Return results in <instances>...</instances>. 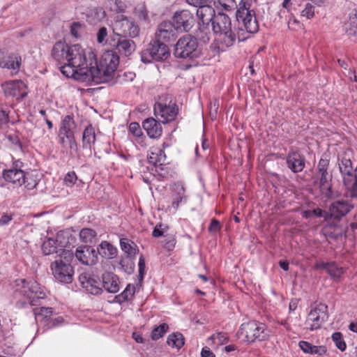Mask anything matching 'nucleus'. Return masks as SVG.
<instances>
[{
	"mask_svg": "<svg viewBox=\"0 0 357 357\" xmlns=\"http://www.w3.org/2000/svg\"><path fill=\"white\" fill-rule=\"evenodd\" d=\"M332 340L335 342L336 347L342 351L346 349L347 345L342 339L341 333L336 332L332 335Z\"/></svg>",
	"mask_w": 357,
	"mask_h": 357,
	"instance_id": "51",
	"label": "nucleus"
},
{
	"mask_svg": "<svg viewBox=\"0 0 357 357\" xmlns=\"http://www.w3.org/2000/svg\"><path fill=\"white\" fill-rule=\"evenodd\" d=\"M101 288L107 292L115 294L119 291L120 282L118 276L111 271H106L102 275Z\"/></svg>",
	"mask_w": 357,
	"mask_h": 357,
	"instance_id": "25",
	"label": "nucleus"
},
{
	"mask_svg": "<svg viewBox=\"0 0 357 357\" xmlns=\"http://www.w3.org/2000/svg\"><path fill=\"white\" fill-rule=\"evenodd\" d=\"M346 31L349 35L357 36V14H351L346 24Z\"/></svg>",
	"mask_w": 357,
	"mask_h": 357,
	"instance_id": "45",
	"label": "nucleus"
},
{
	"mask_svg": "<svg viewBox=\"0 0 357 357\" xmlns=\"http://www.w3.org/2000/svg\"><path fill=\"white\" fill-rule=\"evenodd\" d=\"M214 5L218 9L222 8L225 11L234 10L237 8L235 0H215Z\"/></svg>",
	"mask_w": 357,
	"mask_h": 357,
	"instance_id": "44",
	"label": "nucleus"
},
{
	"mask_svg": "<svg viewBox=\"0 0 357 357\" xmlns=\"http://www.w3.org/2000/svg\"><path fill=\"white\" fill-rule=\"evenodd\" d=\"M169 326L167 324H162L158 327L155 328L151 333V338L153 340H158L167 331Z\"/></svg>",
	"mask_w": 357,
	"mask_h": 357,
	"instance_id": "49",
	"label": "nucleus"
},
{
	"mask_svg": "<svg viewBox=\"0 0 357 357\" xmlns=\"http://www.w3.org/2000/svg\"><path fill=\"white\" fill-rule=\"evenodd\" d=\"M129 130L136 137L142 135V132L140 126L137 122H132L129 126Z\"/></svg>",
	"mask_w": 357,
	"mask_h": 357,
	"instance_id": "56",
	"label": "nucleus"
},
{
	"mask_svg": "<svg viewBox=\"0 0 357 357\" xmlns=\"http://www.w3.org/2000/svg\"><path fill=\"white\" fill-rule=\"evenodd\" d=\"M0 67L17 71L20 68V62L18 61L17 57H4L3 56L0 61Z\"/></svg>",
	"mask_w": 357,
	"mask_h": 357,
	"instance_id": "41",
	"label": "nucleus"
},
{
	"mask_svg": "<svg viewBox=\"0 0 357 357\" xmlns=\"http://www.w3.org/2000/svg\"><path fill=\"white\" fill-rule=\"evenodd\" d=\"M343 185L345 188L344 196L351 201L357 199V167L354 169V176L344 177Z\"/></svg>",
	"mask_w": 357,
	"mask_h": 357,
	"instance_id": "26",
	"label": "nucleus"
},
{
	"mask_svg": "<svg viewBox=\"0 0 357 357\" xmlns=\"http://www.w3.org/2000/svg\"><path fill=\"white\" fill-rule=\"evenodd\" d=\"M312 213H313V215L319 218H324L326 220L330 218L329 211H324L319 208L312 210Z\"/></svg>",
	"mask_w": 357,
	"mask_h": 357,
	"instance_id": "57",
	"label": "nucleus"
},
{
	"mask_svg": "<svg viewBox=\"0 0 357 357\" xmlns=\"http://www.w3.org/2000/svg\"><path fill=\"white\" fill-rule=\"evenodd\" d=\"M142 127L151 138H159L162 134V128L160 123L154 118L151 117L145 119L142 122Z\"/></svg>",
	"mask_w": 357,
	"mask_h": 357,
	"instance_id": "27",
	"label": "nucleus"
},
{
	"mask_svg": "<svg viewBox=\"0 0 357 357\" xmlns=\"http://www.w3.org/2000/svg\"><path fill=\"white\" fill-rule=\"evenodd\" d=\"M163 247L169 250H173L176 244V236L174 234H167L164 235V240L162 241Z\"/></svg>",
	"mask_w": 357,
	"mask_h": 357,
	"instance_id": "47",
	"label": "nucleus"
},
{
	"mask_svg": "<svg viewBox=\"0 0 357 357\" xmlns=\"http://www.w3.org/2000/svg\"><path fill=\"white\" fill-rule=\"evenodd\" d=\"M79 281L82 288L91 294L98 295L102 292L99 277L90 271L80 273Z\"/></svg>",
	"mask_w": 357,
	"mask_h": 357,
	"instance_id": "15",
	"label": "nucleus"
},
{
	"mask_svg": "<svg viewBox=\"0 0 357 357\" xmlns=\"http://www.w3.org/2000/svg\"><path fill=\"white\" fill-rule=\"evenodd\" d=\"M197 15L202 24H199L200 33L204 32V29L212 22L215 16H216L215 9L210 5H204L197 9Z\"/></svg>",
	"mask_w": 357,
	"mask_h": 357,
	"instance_id": "24",
	"label": "nucleus"
},
{
	"mask_svg": "<svg viewBox=\"0 0 357 357\" xmlns=\"http://www.w3.org/2000/svg\"><path fill=\"white\" fill-rule=\"evenodd\" d=\"M15 283L16 293L26 296L31 305H34L33 302L36 298H43L45 296V293L35 280L27 282L25 279H19Z\"/></svg>",
	"mask_w": 357,
	"mask_h": 357,
	"instance_id": "10",
	"label": "nucleus"
},
{
	"mask_svg": "<svg viewBox=\"0 0 357 357\" xmlns=\"http://www.w3.org/2000/svg\"><path fill=\"white\" fill-rule=\"evenodd\" d=\"M23 184L27 190H33L38 183V180L36 176L24 172V178L22 179Z\"/></svg>",
	"mask_w": 357,
	"mask_h": 357,
	"instance_id": "46",
	"label": "nucleus"
},
{
	"mask_svg": "<svg viewBox=\"0 0 357 357\" xmlns=\"http://www.w3.org/2000/svg\"><path fill=\"white\" fill-rule=\"evenodd\" d=\"M171 22L179 32H188L195 24L193 13L188 10H181L174 13Z\"/></svg>",
	"mask_w": 357,
	"mask_h": 357,
	"instance_id": "14",
	"label": "nucleus"
},
{
	"mask_svg": "<svg viewBox=\"0 0 357 357\" xmlns=\"http://www.w3.org/2000/svg\"><path fill=\"white\" fill-rule=\"evenodd\" d=\"M340 172L341 173L342 180L344 177L354 176L352 162L349 158L343 157L339 162Z\"/></svg>",
	"mask_w": 357,
	"mask_h": 357,
	"instance_id": "37",
	"label": "nucleus"
},
{
	"mask_svg": "<svg viewBox=\"0 0 357 357\" xmlns=\"http://www.w3.org/2000/svg\"><path fill=\"white\" fill-rule=\"evenodd\" d=\"M153 111L156 118L165 124L175 120L178 108L171 96L164 94L160 96L154 104Z\"/></svg>",
	"mask_w": 357,
	"mask_h": 357,
	"instance_id": "5",
	"label": "nucleus"
},
{
	"mask_svg": "<svg viewBox=\"0 0 357 357\" xmlns=\"http://www.w3.org/2000/svg\"><path fill=\"white\" fill-rule=\"evenodd\" d=\"M136 77L134 72L125 71L118 75L119 81L120 82H132Z\"/></svg>",
	"mask_w": 357,
	"mask_h": 357,
	"instance_id": "55",
	"label": "nucleus"
},
{
	"mask_svg": "<svg viewBox=\"0 0 357 357\" xmlns=\"http://www.w3.org/2000/svg\"><path fill=\"white\" fill-rule=\"evenodd\" d=\"M252 5V0H241L238 7L236 8V13L237 21L239 24H242L243 29L249 33H257L259 30L258 22Z\"/></svg>",
	"mask_w": 357,
	"mask_h": 357,
	"instance_id": "4",
	"label": "nucleus"
},
{
	"mask_svg": "<svg viewBox=\"0 0 357 357\" xmlns=\"http://www.w3.org/2000/svg\"><path fill=\"white\" fill-rule=\"evenodd\" d=\"M301 16L307 20L312 19L314 16V6L311 3H307L301 11Z\"/></svg>",
	"mask_w": 357,
	"mask_h": 357,
	"instance_id": "53",
	"label": "nucleus"
},
{
	"mask_svg": "<svg viewBox=\"0 0 357 357\" xmlns=\"http://www.w3.org/2000/svg\"><path fill=\"white\" fill-rule=\"evenodd\" d=\"M135 294V286L128 284L124 291L119 295L120 301H125L131 298Z\"/></svg>",
	"mask_w": 357,
	"mask_h": 357,
	"instance_id": "52",
	"label": "nucleus"
},
{
	"mask_svg": "<svg viewBox=\"0 0 357 357\" xmlns=\"http://www.w3.org/2000/svg\"><path fill=\"white\" fill-rule=\"evenodd\" d=\"M9 112L7 105L0 104V128H3L8 123Z\"/></svg>",
	"mask_w": 357,
	"mask_h": 357,
	"instance_id": "48",
	"label": "nucleus"
},
{
	"mask_svg": "<svg viewBox=\"0 0 357 357\" xmlns=\"http://www.w3.org/2000/svg\"><path fill=\"white\" fill-rule=\"evenodd\" d=\"M74 50V52L72 50L69 60L58 64L63 75L80 82H93L95 84L109 82L113 79L119 63L117 54L112 51H107L102 55L98 63L95 54L90 52V63L88 65L85 52L79 53L76 48Z\"/></svg>",
	"mask_w": 357,
	"mask_h": 357,
	"instance_id": "1",
	"label": "nucleus"
},
{
	"mask_svg": "<svg viewBox=\"0 0 357 357\" xmlns=\"http://www.w3.org/2000/svg\"><path fill=\"white\" fill-rule=\"evenodd\" d=\"M286 162L287 167L294 173L301 172L305 167V156L296 151L289 152Z\"/></svg>",
	"mask_w": 357,
	"mask_h": 357,
	"instance_id": "22",
	"label": "nucleus"
},
{
	"mask_svg": "<svg viewBox=\"0 0 357 357\" xmlns=\"http://www.w3.org/2000/svg\"><path fill=\"white\" fill-rule=\"evenodd\" d=\"M106 16L105 11L101 7H93L89 9L86 17L87 21L92 24H95L102 20H103Z\"/></svg>",
	"mask_w": 357,
	"mask_h": 357,
	"instance_id": "34",
	"label": "nucleus"
},
{
	"mask_svg": "<svg viewBox=\"0 0 357 357\" xmlns=\"http://www.w3.org/2000/svg\"><path fill=\"white\" fill-rule=\"evenodd\" d=\"M35 319L37 323H47V325L51 326H56L63 321L62 317H58L54 319L50 318L53 314V310L52 307H42L38 309H36L34 311Z\"/></svg>",
	"mask_w": 357,
	"mask_h": 357,
	"instance_id": "21",
	"label": "nucleus"
},
{
	"mask_svg": "<svg viewBox=\"0 0 357 357\" xmlns=\"http://www.w3.org/2000/svg\"><path fill=\"white\" fill-rule=\"evenodd\" d=\"M327 309V305L323 303L312 307L305 322V328L311 331L320 328L328 318Z\"/></svg>",
	"mask_w": 357,
	"mask_h": 357,
	"instance_id": "11",
	"label": "nucleus"
},
{
	"mask_svg": "<svg viewBox=\"0 0 357 357\" xmlns=\"http://www.w3.org/2000/svg\"><path fill=\"white\" fill-rule=\"evenodd\" d=\"M354 204L350 199H339L332 202L328 207L330 218L340 220L347 215L353 208Z\"/></svg>",
	"mask_w": 357,
	"mask_h": 357,
	"instance_id": "16",
	"label": "nucleus"
},
{
	"mask_svg": "<svg viewBox=\"0 0 357 357\" xmlns=\"http://www.w3.org/2000/svg\"><path fill=\"white\" fill-rule=\"evenodd\" d=\"M74 48H76L79 53L84 52V49L79 45L69 46L66 42L59 41L54 45L51 54L57 64H62L66 63L67 59H70L72 50H75Z\"/></svg>",
	"mask_w": 357,
	"mask_h": 357,
	"instance_id": "13",
	"label": "nucleus"
},
{
	"mask_svg": "<svg viewBox=\"0 0 357 357\" xmlns=\"http://www.w3.org/2000/svg\"><path fill=\"white\" fill-rule=\"evenodd\" d=\"M96 235V231L90 228H83L79 231L80 240L84 243H93L95 242Z\"/></svg>",
	"mask_w": 357,
	"mask_h": 357,
	"instance_id": "42",
	"label": "nucleus"
},
{
	"mask_svg": "<svg viewBox=\"0 0 357 357\" xmlns=\"http://www.w3.org/2000/svg\"><path fill=\"white\" fill-rule=\"evenodd\" d=\"M177 31L171 21H162L158 26L155 38L165 44L174 42L177 38Z\"/></svg>",
	"mask_w": 357,
	"mask_h": 357,
	"instance_id": "17",
	"label": "nucleus"
},
{
	"mask_svg": "<svg viewBox=\"0 0 357 357\" xmlns=\"http://www.w3.org/2000/svg\"><path fill=\"white\" fill-rule=\"evenodd\" d=\"M134 13L139 20L146 22L149 20L148 10L144 5H139L135 8Z\"/></svg>",
	"mask_w": 357,
	"mask_h": 357,
	"instance_id": "50",
	"label": "nucleus"
},
{
	"mask_svg": "<svg viewBox=\"0 0 357 357\" xmlns=\"http://www.w3.org/2000/svg\"><path fill=\"white\" fill-rule=\"evenodd\" d=\"M75 257L83 265L92 266L98 261L96 250L87 245L79 247L75 252Z\"/></svg>",
	"mask_w": 357,
	"mask_h": 357,
	"instance_id": "20",
	"label": "nucleus"
},
{
	"mask_svg": "<svg viewBox=\"0 0 357 357\" xmlns=\"http://www.w3.org/2000/svg\"><path fill=\"white\" fill-rule=\"evenodd\" d=\"M77 125L73 115H66L61 119L58 131L59 144L63 148L68 145L70 149H77L75 137Z\"/></svg>",
	"mask_w": 357,
	"mask_h": 357,
	"instance_id": "6",
	"label": "nucleus"
},
{
	"mask_svg": "<svg viewBox=\"0 0 357 357\" xmlns=\"http://www.w3.org/2000/svg\"><path fill=\"white\" fill-rule=\"evenodd\" d=\"M301 349L305 354H309L312 344L307 341H300L298 343Z\"/></svg>",
	"mask_w": 357,
	"mask_h": 357,
	"instance_id": "64",
	"label": "nucleus"
},
{
	"mask_svg": "<svg viewBox=\"0 0 357 357\" xmlns=\"http://www.w3.org/2000/svg\"><path fill=\"white\" fill-rule=\"evenodd\" d=\"M54 240L56 241V244L61 248V250H63L62 248L73 246L76 241V238L70 231L61 230L56 234V238Z\"/></svg>",
	"mask_w": 357,
	"mask_h": 357,
	"instance_id": "30",
	"label": "nucleus"
},
{
	"mask_svg": "<svg viewBox=\"0 0 357 357\" xmlns=\"http://www.w3.org/2000/svg\"><path fill=\"white\" fill-rule=\"evenodd\" d=\"M170 56V52L168 46L154 39L151 40L147 47L141 52V61L144 63L155 61H162L166 60Z\"/></svg>",
	"mask_w": 357,
	"mask_h": 357,
	"instance_id": "9",
	"label": "nucleus"
},
{
	"mask_svg": "<svg viewBox=\"0 0 357 357\" xmlns=\"http://www.w3.org/2000/svg\"><path fill=\"white\" fill-rule=\"evenodd\" d=\"M326 273L328 274L333 279L337 280L342 274H343V269H324Z\"/></svg>",
	"mask_w": 357,
	"mask_h": 357,
	"instance_id": "60",
	"label": "nucleus"
},
{
	"mask_svg": "<svg viewBox=\"0 0 357 357\" xmlns=\"http://www.w3.org/2000/svg\"><path fill=\"white\" fill-rule=\"evenodd\" d=\"M148 161L155 166L162 165L165 161L163 151L158 148L153 149L149 155Z\"/></svg>",
	"mask_w": 357,
	"mask_h": 357,
	"instance_id": "38",
	"label": "nucleus"
},
{
	"mask_svg": "<svg viewBox=\"0 0 357 357\" xmlns=\"http://www.w3.org/2000/svg\"><path fill=\"white\" fill-rule=\"evenodd\" d=\"M162 227L163 225L162 224L156 225L152 232V235L153 237L158 238L162 236H164L165 228H163Z\"/></svg>",
	"mask_w": 357,
	"mask_h": 357,
	"instance_id": "61",
	"label": "nucleus"
},
{
	"mask_svg": "<svg viewBox=\"0 0 357 357\" xmlns=\"http://www.w3.org/2000/svg\"><path fill=\"white\" fill-rule=\"evenodd\" d=\"M56 281L61 283H70L73 281L74 269H52Z\"/></svg>",
	"mask_w": 357,
	"mask_h": 357,
	"instance_id": "33",
	"label": "nucleus"
},
{
	"mask_svg": "<svg viewBox=\"0 0 357 357\" xmlns=\"http://www.w3.org/2000/svg\"><path fill=\"white\" fill-rule=\"evenodd\" d=\"M22 162L17 160L13 163L11 168L3 172V177L6 181L12 183L18 186L23 185L24 172L22 169Z\"/></svg>",
	"mask_w": 357,
	"mask_h": 357,
	"instance_id": "18",
	"label": "nucleus"
},
{
	"mask_svg": "<svg viewBox=\"0 0 357 357\" xmlns=\"http://www.w3.org/2000/svg\"><path fill=\"white\" fill-rule=\"evenodd\" d=\"M109 45L119 54L125 56H130L136 48L135 43L132 40L121 36L112 37L109 40Z\"/></svg>",
	"mask_w": 357,
	"mask_h": 357,
	"instance_id": "19",
	"label": "nucleus"
},
{
	"mask_svg": "<svg viewBox=\"0 0 357 357\" xmlns=\"http://www.w3.org/2000/svg\"><path fill=\"white\" fill-rule=\"evenodd\" d=\"M97 253L103 257L113 259L117 255L118 250L108 241H103L98 245Z\"/></svg>",
	"mask_w": 357,
	"mask_h": 357,
	"instance_id": "32",
	"label": "nucleus"
},
{
	"mask_svg": "<svg viewBox=\"0 0 357 357\" xmlns=\"http://www.w3.org/2000/svg\"><path fill=\"white\" fill-rule=\"evenodd\" d=\"M120 247L127 258L134 259L139 252L137 245L128 238H120Z\"/></svg>",
	"mask_w": 357,
	"mask_h": 357,
	"instance_id": "29",
	"label": "nucleus"
},
{
	"mask_svg": "<svg viewBox=\"0 0 357 357\" xmlns=\"http://www.w3.org/2000/svg\"><path fill=\"white\" fill-rule=\"evenodd\" d=\"M174 55L177 58L193 59L201 55L197 38L192 35H185L176 44Z\"/></svg>",
	"mask_w": 357,
	"mask_h": 357,
	"instance_id": "8",
	"label": "nucleus"
},
{
	"mask_svg": "<svg viewBox=\"0 0 357 357\" xmlns=\"http://www.w3.org/2000/svg\"><path fill=\"white\" fill-rule=\"evenodd\" d=\"M228 339L229 337L227 333L220 332L210 336L207 340V343L211 347L213 345L218 347L219 345L226 344L228 342Z\"/></svg>",
	"mask_w": 357,
	"mask_h": 357,
	"instance_id": "39",
	"label": "nucleus"
},
{
	"mask_svg": "<svg viewBox=\"0 0 357 357\" xmlns=\"http://www.w3.org/2000/svg\"><path fill=\"white\" fill-rule=\"evenodd\" d=\"M237 335L239 338H242L243 341L250 343L255 340H264L269 334L265 324L251 321L242 324Z\"/></svg>",
	"mask_w": 357,
	"mask_h": 357,
	"instance_id": "7",
	"label": "nucleus"
},
{
	"mask_svg": "<svg viewBox=\"0 0 357 357\" xmlns=\"http://www.w3.org/2000/svg\"><path fill=\"white\" fill-rule=\"evenodd\" d=\"M186 2L189 5L199 8L201 6L210 4L212 0H186Z\"/></svg>",
	"mask_w": 357,
	"mask_h": 357,
	"instance_id": "59",
	"label": "nucleus"
},
{
	"mask_svg": "<svg viewBox=\"0 0 357 357\" xmlns=\"http://www.w3.org/2000/svg\"><path fill=\"white\" fill-rule=\"evenodd\" d=\"M107 36V30L106 27H101L97 33V40L99 43H102L105 41Z\"/></svg>",
	"mask_w": 357,
	"mask_h": 357,
	"instance_id": "62",
	"label": "nucleus"
},
{
	"mask_svg": "<svg viewBox=\"0 0 357 357\" xmlns=\"http://www.w3.org/2000/svg\"><path fill=\"white\" fill-rule=\"evenodd\" d=\"M75 256L73 252L68 250H62L59 255V260L55 261L56 268H68V266L73 268L71 264L75 259Z\"/></svg>",
	"mask_w": 357,
	"mask_h": 357,
	"instance_id": "35",
	"label": "nucleus"
},
{
	"mask_svg": "<svg viewBox=\"0 0 357 357\" xmlns=\"http://www.w3.org/2000/svg\"><path fill=\"white\" fill-rule=\"evenodd\" d=\"M77 180V176L75 172H70L66 174L63 178V183L67 187H72Z\"/></svg>",
	"mask_w": 357,
	"mask_h": 357,
	"instance_id": "54",
	"label": "nucleus"
},
{
	"mask_svg": "<svg viewBox=\"0 0 357 357\" xmlns=\"http://www.w3.org/2000/svg\"><path fill=\"white\" fill-rule=\"evenodd\" d=\"M167 343L169 346L179 349L185 343L183 335L180 333H172L168 336Z\"/></svg>",
	"mask_w": 357,
	"mask_h": 357,
	"instance_id": "40",
	"label": "nucleus"
},
{
	"mask_svg": "<svg viewBox=\"0 0 357 357\" xmlns=\"http://www.w3.org/2000/svg\"><path fill=\"white\" fill-rule=\"evenodd\" d=\"M58 248L56 241L52 238H49L47 241H44L42 245V250L45 255L56 252Z\"/></svg>",
	"mask_w": 357,
	"mask_h": 357,
	"instance_id": "43",
	"label": "nucleus"
},
{
	"mask_svg": "<svg viewBox=\"0 0 357 357\" xmlns=\"http://www.w3.org/2000/svg\"><path fill=\"white\" fill-rule=\"evenodd\" d=\"M212 29L215 35L212 47L218 52H225L233 46L236 41V36L232 30L230 17L221 12H218L211 22Z\"/></svg>",
	"mask_w": 357,
	"mask_h": 357,
	"instance_id": "2",
	"label": "nucleus"
},
{
	"mask_svg": "<svg viewBox=\"0 0 357 357\" xmlns=\"http://www.w3.org/2000/svg\"><path fill=\"white\" fill-rule=\"evenodd\" d=\"M114 31H116V37L123 38H135L139 33V27L132 20L128 17L121 15L116 17L114 22Z\"/></svg>",
	"mask_w": 357,
	"mask_h": 357,
	"instance_id": "12",
	"label": "nucleus"
},
{
	"mask_svg": "<svg viewBox=\"0 0 357 357\" xmlns=\"http://www.w3.org/2000/svg\"><path fill=\"white\" fill-rule=\"evenodd\" d=\"M1 86L7 97H15L17 99H20L26 96V93L22 91L24 84L21 80L6 82L2 84Z\"/></svg>",
	"mask_w": 357,
	"mask_h": 357,
	"instance_id": "23",
	"label": "nucleus"
},
{
	"mask_svg": "<svg viewBox=\"0 0 357 357\" xmlns=\"http://www.w3.org/2000/svg\"><path fill=\"white\" fill-rule=\"evenodd\" d=\"M330 161L321 158L317 167L316 178L321 195L326 199L334 197L333 190V174L329 172Z\"/></svg>",
	"mask_w": 357,
	"mask_h": 357,
	"instance_id": "3",
	"label": "nucleus"
},
{
	"mask_svg": "<svg viewBox=\"0 0 357 357\" xmlns=\"http://www.w3.org/2000/svg\"><path fill=\"white\" fill-rule=\"evenodd\" d=\"M185 189L181 183H175L172 188V207L177 209L180 203L183 201H186V196L185 195Z\"/></svg>",
	"mask_w": 357,
	"mask_h": 357,
	"instance_id": "28",
	"label": "nucleus"
},
{
	"mask_svg": "<svg viewBox=\"0 0 357 357\" xmlns=\"http://www.w3.org/2000/svg\"><path fill=\"white\" fill-rule=\"evenodd\" d=\"M7 138L8 141L16 148L22 149V146L18 136L16 135H9Z\"/></svg>",
	"mask_w": 357,
	"mask_h": 357,
	"instance_id": "63",
	"label": "nucleus"
},
{
	"mask_svg": "<svg viewBox=\"0 0 357 357\" xmlns=\"http://www.w3.org/2000/svg\"><path fill=\"white\" fill-rule=\"evenodd\" d=\"M96 142L95 128L91 125H88L82 133V147L84 149L91 150L92 146Z\"/></svg>",
	"mask_w": 357,
	"mask_h": 357,
	"instance_id": "31",
	"label": "nucleus"
},
{
	"mask_svg": "<svg viewBox=\"0 0 357 357\" xmlns=\"http://www.w3.org/2000/svg\"><path fill=\"white\" fill-rule=\"evenodd\" d=\"M326 352L324 346H314L312 345L309 354H317L318 356H323Z\"/></svg>",
	"mask_w": 357,
	"mask_h": 357,
	"instance_id": "58",
	"label": "nucleus"
},
{
	"mask_svg": "<svg viewBox=\"0 0 357 357\" xmlns=\"http://www.w3.org/2000/svg\"><path fill=\"white\" fill-rule=\"evenodd\" d=\"M323 231L325 236L334 239L342 237L344 233L342 227L334 223L328 224L324 227Z\"/></svg>",
	"mask_w": 357,
	"mask_h": 357,
	"instance_id": "36",
	"label": "nucleus"
}]
</instances>
